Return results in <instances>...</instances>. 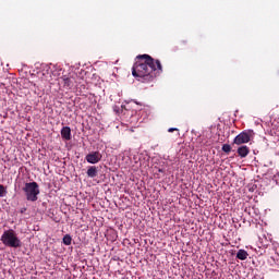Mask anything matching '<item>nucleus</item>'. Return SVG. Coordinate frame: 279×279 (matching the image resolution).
I'll return each instance as SVG.
<instances>
[{
    "label": "nucleus",
    "instance_id": "1",
    "mask_svg": "<svg viewBox=\"0 0 279 279\" xmlns=\"http://www.w3.org/2000/svg\"><path fill=\"white\" fill-rule=\"evenodd\" d=\"M136 58L137 61L132 68V75L137 78V82L149 84V82H154L158 77V74L162 72L160 60H155L149 54H138Z\"/></svg>",
    "mask_w": 279,
    "mask_h": 279
},
{
    "label": "nucleus",
    "instance_id": "2",
    "mask_svg": "<svg viewBox=\"0 0 279 279\" xmlns=\"http://www.w3.org/2000/svg\"><path fill=\"white\" fill-rule=\"evenodd\" d=\"M0 241H2L3 245L7 247H21V240L16 236V232L13 229L4 231Z\"/></svg>",
    "mask_w": 279,
    "mask_h": 279
},
{
    "label": "nucleus",
    "instance_id": "3",
    "mask_svg": "<svg viewBox=\"0 0 279 279\" xmlns=\"http://www.w3.org/2000/svg\"><path fill=\"white\" fill-rule=\"evenodd\" d=\"M27 202H38V195H40V189L37 182L26 183L23 187Z\"/></svg>",
    "mask_w": 279,
    "mask_h": 279
},
{
    "label": "nucleus",
    "instance_id": "4",
    "mask_svg": "<svg viewBox=\"0 0 279 279\" xmlns=\"http://www.w3.org/2000/svg\"><path fill=\"white\" fill-rule=\"evenodd\" d=\"M250 141H252V135L250 132L243 131L234 137L233 145H245V143H250Z\"/></svg>",
    "mask_w": 279,
    "mask_h": 279
},
{
    "label": "nucleus",
    "instance_id": "5",
    "mask_svg": "<svg viewBox=\"0 0 279 279\" xmlns=\"http://www.w3.org/2000/svg\"><path fill=\"white\" fill-rule=\"evenodd\" d=\"M101 158H104V156L99 151H92L85 156V160L89 165H97V162H101Z\"/></svg>",
    "mask_w": 279,
    "mask_h": 279
},
{
    "label": "nucleus",
    "instance_id": "6",
    "mask_svg": "<svg viewBox=\"0 0 279 279\" xmlns=\"http://www.w3.org/2000/svg\"><path fill=\"white\" fill-rule=\"evenodd\" d=\"M60 82L65 88H73V77L64 75L60 78Z\"/></svg>",
    "mask_w": 279,
    "mask_h": 279
},
{
    "label": "nucleus",
    "instance_id": "7",
    "mask_svg": "<svg viewBox=\"0 0 279 279\" xmlns=\"http://www.w3.org/2000/svg\"><path fill=\"white\" fill-rule=\"evenodd\" d=\"M248 155H250V147L243 145L238 148V156H240V158H247Z\"/></svg>",
    "mask_w": 279,
    "mask_h": 279
},
{
    "label": "nucleus",
    "instance_id": "8",
    "mask_svg": "<svg viewBox=\"0 0 279 279\" xmlns=\"http://www.w3.org/2000/svg\"><path fill=\"white\" fill-rule=\"evenodd\" d=\"M61 137L64 141H71V128L70 126H63L61 130Z\"/></svg>",
    "mask_w": 279,
    "mask_h": 279
},
{
    "label": "nucleus",
    "instance_id": "9",
    "mask_svg": "<svg viewBox=\"0 0 279 279\" xmlns=\"http://www.w3.org/2000/svg\"><path fill=\"white\" fill-rule=\"evenodd\" d=\"M99 173V170L97 169V166H89L87 168V178H97Z\"/></svg>",
    "mask_w": 279,
    "mask_h": 279
},
{
    "label": "nucleus",
    "instance_id": "10",
    "mask_svg": "<svg viewBox=\"0 0 279 279\" xmlns=\"http://www.w3.org/2000/svg\"><path fill=\"white\" fill-rule=\"evenodd\" d=\"M247 256H250L247 254V251H245V250L238 251L236 258H239V260H247Z\"/></svg>",
    "mask_w": 279,
    "mask_h": 279
},
{
    "label": "nucleus",
    "instance_id": "11",
    "mask_svg": "<svg viewBox=\"0 0 279 279\" xmlns=\"http://www.w3.org/2000/svg\"><path fill=\"white\" fill-rule=\"evenodd\" d=\"M72 242H73V238H71L70 234H65V235L63 236V243H64L65 245H71Z\"/></svg>",
    "mask_w": 279,
    "mask_h": 279
},
{
    "label": "nucleus",
    "instance_id": "12",
    "mask_svg": "<svg viewBox=\"0 0 279 279\" xmlns=\"http://www.w3.org/2000/svg\"><path fill=\"white\" fill-rule=\"evenodd\" d=\"M222 151H225V154H230V151H232V146H230L229 144H225L222 146Z\"/></svg>",
    "mask_w": 279,
    "mask_h": 279
},
{
    "label": "nucleus",
    "instance_id": "13",
    "mask_svg": "<svg viewBox=\"0 0 279 279\" xmlns=\"http://www.w3.org/2000/svg\"><path fill=\"white\" fill-rule=\"evenodd\" d=\"M8 191L5 190V186L0 184V197H5Z\"/></svg>",
    "mask_w": 279,
    "mask_h": 279
},
{
    "label": "nucleus",
    "instance_id": "14",
    "mask_svg": "<svg viewBox=\"0 0 279 279\" xmlns=\"http://www.w3.org/2000/svg\"><path fill=\"white\" fill-rule=\"evenodd\" d=\"M168 132H170V133L177 132L175 136L177 137L180 136V129H178V128H170V129H168Z\"/></svg>",
    "mask_w": 279,
    "mask_h": 279
},
{
    "label": "nucleus",
    "instance_id": "15",
    "mask_svg": "<svg viewBox=\"0 0 279 279\" xmlns=\"http://www.w3.org/2000/svg\"><path fill=\"white\" fill-rule=\"evenodd\" d=\"M27 210V208H22L21 213H25Z\"/></svg>",
    "mask_w": 279,
    "mask_h": 279
},
{
    "label": "nucleus",
    "instance_id": "16",
    "mask_svg": "<svg viewBox=\"0 0 279 279\" xmlns=\"http://www.w3.org/2000/svg\"><path fill=\"white\" fill-rule=\"evenodd\" d=\"M181 43H182L183 45H186V40H182Z\"/></svg>",
    "mask_w": 279,
    "mask_h": 279
},
{
    "label": "nucleus",
    "instance_id": "17",
    "mask_svg": "<svg viewBox=\"0 0 279 279\" xmlns=\"http://www.w3.org/2000/svg\"><path fill=\"white\" fill-rule=\"evenodd\" d=\"M158 171H159V173H162V172H163V170H162V169H159Z\"/></svg>",
    "mask_w": 279,
    "mask_h": 279
}]
</instances>
